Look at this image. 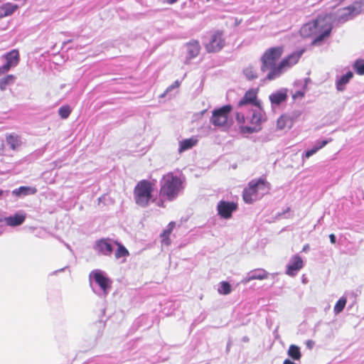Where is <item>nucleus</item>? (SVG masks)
<instances>
[{"label": "nucleus", "mask_w": 364, "mask_h": 364, "mask_svg": "<svg viewBox=\"0 0 364 364\" xmlns=\"http://www.w3.org/2000/svg\"><path fill=\"white\" fill-rule=\"evenodd\" d=\"M283 51L282 46L272 47L267 49L261 57V71L267 73L266 80L271 81L281 77L297 63L304 50L289 54L277 64V61L282 56Z\"/></svg>", "instance_id": "obj_1"}, {"label": "nucleus", "mask_w": 364, "mask_h": 364, "mask_svg": "<svg viewBox=\"0 0 364 364\" xmlns=\"http://www.w3.org/2000/svg\"><path fill=\"white\" fill-rule=\"evenodd\" d=\"M183 179L172 172L163 176L160 180V196L173 201L178 198L184 189Z\"/></svg>", "instance_id": "obj_2"}, {"label": "nucleus", "mask_w": 364, "mask_h": 364, "mask_svg": "<svg viewBox=\"0 0 364 364\" xmlns=\"http://www.w3.org/2000/svg\"><path fill=\"white\" fill-rule=\"evenodd\" d=\"M331 30L332 26L331 24L325 23L324 20L322 18H316L303 25L300 29V34L304 38H308L312 35L317 34L312 42V44L316 45L328 37Z\"/></svg>", "instance_id": "obj_3"}, {"label": "nucleus", "mask_w": 364, "mask_h": 364, "mask_svg": "<svg viewBox=\"0 0 364 364\" xmlns=\"http://www.w3.org/2000/svg\"><path fill=\"white\" fill-rule=\"evenodd\" d=\"M90 286L93 292L100 297H106L112 288V280L106 272L94 269L89 274Z\"/></svg>", "instance_id": "obj_4"}, {"label": "nucleus", "mask_w": 364, "mask_h": 364, "mask_svg": "<svg viewBox=\"0 0 364 364\" xmlns=\"http://www.w3.org/2000/svg\"><path fill=\"white\" fill-rule=\"evenodd\" d=\"M154 183L148 180H141L135 186L133 191L134 200L137 205L146 208L154 202Z\"/></svg>", "instance_id": "obj_5"}, {"label": "nucleus", "mask_w": 364, "mask_h": 364, "mask_svg": "<svg viewBox=\"0 0 364 364\" xmlns=\"http://www.w3.org/2000/svg\"><path fill=\"white\" fill-rule=\"evenodd\" d=\"M269 189V183L264 179L252 180L243 191V200L246 203H252L268 193Z\"/></svg>", "instance_id": "obj_6"}, {"label": "nucleus", "mask_w": 364, "mask_h": 364, "mask_svg": "<svg viewBox=\"0 0 364 364\" xmlns=\"http://www.w3.org/2000/svg\"><path fill=\"white\" fill-rule=\"evenodd\" d=\"M247 122L251 125H241L240 132L242 134H252L262 129L261 124L266 121V115L261 106L257 107L251 112V116L247 117Z\"/></svg>", "instance_id": "obj_7"}, {"label": "nucleus", "mask_w": 364, "mask_h": 364, "mask_svg": "<svg viewBox=\"0 0 364 364\" xmlns=\"http://www.w3.org/2000/svg\"><path fill=\"white\" fill-rule=\"evenodd\" d=\"M20 61L19 53L14 49L0 57V75L8 73L12 68L16 67Z\"/></svg>", "instance_id": "obj_8"}, {"label": "nucleus", "mask_w": 364, "mask_h": 364, "mask_svg": "<svg viewBox=\"0 0 364 364\" xmlns=\"http://www.w3.org/2000/svg\"><path fill=\"white\" fill-rule=\"evenodd\" d=\"M232 111V106L224 105L213 111L210 122L215 127H224L228 122V116Z\"/></svg>", "instance_id": "obj_9"}, {"label": "nucleus", "mask_w": 364, "mask_h": 364, "mask_svg": "<svg viewBox=\"0 0 364 364\" xmlns=\"http://www.w3.org/2000/svg\"><path fill=\"white\" fill-rule=\"evenodd\" d=\"M225 43L223 33L217 31L210 36L209 41L205 44V47L208 53H216L224 47Z\"/></svg>", "instance_id": "obj_10"}, {"label": "nucleus", "mask_w": 364, "mask_h": 364, "mask_svg": "<svg viewBox=\"0 0 364 364\" xmlns=\"http://www.w3.org/2000/svg\"><path fill=\"white\" fill-rule=\"evenodd\" d=\"M112 240L109 238H101L95 241L93 250L99 255L110 256L113 252Z\"/></svg>", "instance_id": "obj_11"}, {"label": "nucleus", "mask_w": 364, "mask_h": 364, "mask_svg": "<svg viewBox=\"0 0 364 364\" xmlns=\"http://www.w3.org/2000/svg\"><path fill=\"white\" fill-rule=\"evenodd\" d=\"M237 205L234 202L220 200L217 205L218 215L225 219L230 218L234 211L237 210Z\"/></svg>", "instance_id": "obj_12"}, {"label": "nucleus", "mask_w": 364, "mask_h": 364, "mask_svg": "<svg viewBox=\"0 0 364 364\" xmlns=\"http://www.w3.org/2000/svg\"><path fill=\"white\" fill-rule=\"evenodd\" d=\"M304 267V261L299 255H294L289 260L287 266L286 274L289 276L294 277L297 274L298 272Z\"/></svg>", "instance_id": "obj_13"}, {"label": "nucleus", "mask_w": 364, "mask_h": 364, "mask_svg": "<svg viewBox=\"0 0 364 364\" xmlns=\"http://www.w3.org/2000/svg\"><path fill=\"white\" fill-rule=\"evenodd\" d=\"M272 107L279 106L282 103L285 102L288 99V90L287 88H281L269 96Z\"/></svg>", "instance_id": "obj_14"}, {"label": "nucleus", "mask_w": 364, "mask_h": 364, "mask_svg": "<svg viewBox=\"0 0 364 364\" xmlns=\"http://www.w3.org/2000/svg\"><path fill=\"white\" fill-rule=\"evenodd\" d=\"M269 273L264 269H255L250 271L242 279L241 283L246 284L253 279L262 280L268 277Z\"/></svg>", "instance_id": "obj_15"}, {"label": "nucleus", "mask_w": 364, "mask_h": 364, "mask_svg": "<svg viewBox=\"0 0 364 364\" xmlns=\"http://www.w3.org/2000/svg\"><path fill=\"white\" fill-rule=\"evenodd\" d=\"M310 82L309 78H304L294 82V87L297 90L292 93V98L295 100L299 98H302L305 95L307 90V85Z\"/></svg>", "instance_id": "obj_16"}, {"label": "nucleus", "mask_w": 364, "mask_h": 364, "mask_svg": "<svg viewBox=\"0 0 364 364\" xmlns=\"http://www.w3.org/2000/svg\"><path fill=\"white\" fill-rule=\"evenodd\" d=\"M26 214L23 212L20 211L16 213L13 215L5 217L4 221L9 226L16 227L23 224L26 220Z\"/></svg>", "instance_id": "obj_17"}, {"label": "nucleus", "mask_w": 364, "mask_h": 364, "mask_svg": "<svg viewBox=\"0 0 364 364\" xmlns=\"http://www.w3.org/2000/svg\"><path fill=\"white\" fill-rule=\"evenodd\" d=\"M353 77V73L350 70L341 76H336L335 85L337 91L343 92L346 88V85L349 83Z\"/></svg>", "instance_id": "obj_18"}, {"label": "nucleus", "mask_w": 364, "mask_h": 364, "mask_svg": "<svg viewBox=\"0 0 364 364\" xmlns=\"http://www.w3.org/2000/svg\"><path fill=\"white\" fill-rule=\"evenodd\" d=\"M357 14L353 11L352 5L342 9L338 16L337 21L339 23H344L346 21L353 19Z\"/></svg>", "instance_id": "obj_19"}, {"label": "nucleus", "mask_w": 364, "mask_h": 364, "mask_svg": "<svg viewBox=\"0 0 364 364\" xmlns=\"http://www.w3.org/2000/svg\"><path fill=\"white\" fill-rule=\"evenodd\" d=\"M186 46L188 53V60H191L196 58L199 54L200 46L198 41L192 40L187 43Z\"/></svg>", "instance_id": "obj_20"}, {"label": "nucleus", "mask_w": 364, "mask_h": 364, "mask_svg": "<svg viewBox=\"0 0 364 364\" xmlns=\"http://www.w3.org/2000/svg\"><path fill=\"white\" fill-rule=\"evenodd\" d=\"M37 188L31 186H20L12 191V194L16 197H23L30 195H34L37 193Z\"/></svg>", "instance_id": "obj_21"}, {"label": "nucleus", "mask_w": 364, "mask_h": 364, "mask_svg": "<svg viewBox=\"0 0 364 364\" xmlns=\"http://www.w3.org/2000/svg\"><path fill=\"white\" fill-rule=\"evenodd\" d=\"M198 140L196 136H192L188 139L179 141L178 152L183 153L196 146Z\"/></svg>", "instance_id": "obj_22"}, {"label": "nucleus", "mask_w": 364, "mask_h": 364, "mask_svg": "<svg viewBox=\"0 0 364 364\" xmlns=\"http://www.w3.org/2000/svg\"><path fill=\"white\" fill-rule=\"evenodd\" d=\"M6 141L12 150L17 149L22 143L21 137L15 133L7 134L6 136Z\"/></svg>", "instance_id": "obj_23"}, {"label": "nucleus", "mask_w": 364, "mask_h": 364, "mask_svg": "<svg viewBox=\"0 0 364 364\" xmlns=\"http://www.w3.org/2000/svg\"><path fill=\"white\" fill-rule=\"evenodd\" d=\"M328 143V140H322L316 142V145L310 149H307L302 154L303 159H309L310 156L316 154L319 149L324 147Z\"/></svg>", "instance_id": "obj_24"}, {"label": "nucleus", "mask_w": 364, "mask_h": 364, "mask_svg": "<svg viewBox=\"0 0 364 364\" xmlns=\"http://www.w3.org/2000/svg\"><path fill=\"white\" fill-rule=\"evenodd\" d=\"M18 7V6L16 4H14L12 3L4 4L0 8L1 11L0 17L3 18L11 15L16 11Z\"/></svg>", "instance_id": "obj_25"}, {"label": "nucleus", "mask_w": 364, "mask_h": 364, "mask_svg": "<svg viewBox=\"0 0 364 364\" xmlns=\"http://www.w3.org/2000/svg\"><path fill=\"white\" fill-rule=\"evenodd\" d=\"M175 226V223L174 222H171L167 228L165 229L163 232L161 234V242L163 245H169L170 243H171V240L169 239V235L173 228V227Z\"/></svg>", "instance_id": "obj_26"}, {"label": "nucleus", "mask_w": 364, "mask_h": 364, "mask_svg": "<svg viewBox=\"0 0 364 364\" xmlns=\"http://www.w3.org/2000/svg\"><path fill=\"white\" fill-rule=\"evenodd\" d=\"M289 357L294 360H299L301 357L300 348L296 345H291L287 351Z\"/></svg>", "instance_id": "obj_27"}, {"label": "nucleus", "mask_w": 364, "mask_h": 364, "mask_svg": "<svg viewBox=\"0 0 364 364\" xmlns=\"http://www.w3.org/2000/svg\"><path fill=\"white\" fill-rule=\"evenodd\" d=\"M292 122L287 115H282L277 122V126L279 129H283L286 127L290 128Z\"/></svg>", "instance_id": "obj_28"}, {"label": "nucleus", "mask_w": 364, "mask_h": 364, "mask_svg": "<svg viewBox=\"0 0 364 364\" xmlns=\"http://www.w3.org/2000/svg\"><path fill=\"white\" fill-rule=\"evenodd\" d=\"M16 77L14 75H8L0 79V90L4 91L6 87L13 85L15 82Z\"/></svg>", "instance_id": "obj_29"}, {"label": "nucleus", "mask_w": 364, "mask_h": 364, "mask_svg": "<svg viewBox=\"0 0 364 364\" xmlns=\"http://www.w3.org/2000/svg\"><path fill=\"white\" fill-rule=\"evenodd\" d=\"M244 95L249 99L252 103V105H255L256 107L261 106V102L257 100V92L255 90L250 89L247 90Z\"/></svg>", "instance_id": "obj_30"}, {"label": "nucleus", "mask_w": 364, "mask_h": 364, "mask_svg": "<svg viewBox=\"0 0 364 364\" xmlns=\"http://www.w3.org/2000/svg\"><path fill=\"white\" fill-rule=\"evenodd\" d=\"M114 244H116L118 246L117 250H116L114 253V256L116 259H119L121 257H125L129 256V253L127 248L122 245L121 243L118 242L117 241L113 242Z\"/></svg>", "instance_id": "obj_31"}, {"label": "nucleus", "mask_w": 364, "mask_h": 364, "mask_svg": "<svg viewBox=\"0 0 364 364\" xmlns=\"http://www.w3.org/2000/svg\"><path fill=\"white\" fill-rule=\"evenodd\" d=\"M83 364H114L112 359L107 357H100L86 361Z\"/></svg>", "instance_id": "obj_32"}, {"label": "nucleus", "mask_w": 364, "mask_h": 364, "mask_svg": "<svg viewBox=\"0 0 364 364\" xmlns=\"http://www.w3.org/2000/svg\"><path fill=\"white\" fill-rule=\"evenodd\" d=\"M351 5L353 11L357 16L360 14H364V0L355 1Z\"/></svg>", "instance_id": "obj_33"}, {"label": "nucleus", "mask_w": 364, "mask_h": 364, "mask_svg": "<svg viewBox=\"0 0 364 364\" xmlns=\"http://www.w3.org/2000/svg\"><path fill=\"white\" fill-rule=\"evenodd\" d=\"M353 67L357 74H358L360 75H364V60L363 59L356 60L355 61Z\"/></svg>", "instance_id": "obj_34"}, {"label": "nucleus", "mask_w": 364, "mask_h": 364, "mask_svg": "<svg viewBox=\"0 0 364 364\" xmlns=\"http://www.w3.org/2000/svg\"><path fill=\"white\" fill-rule=\"evenodd\" d=\"M346 301L347 300L345 297H341L338 299L333 309V311L336 314H340L343 311L346 306Z\"/></svg>", "instance_id": "obj_35"}, {"label": "nucleus", "mask_w": 364, "mask_h": 364, "mask_svg": "<svg viewBox=\"0 0 364 364\" xmlns=\"http://www.w3.org/2000/svg\"><path fill=\"white\" fill-rule=\"evenodd\" d=\"M218 292L220 294L227 295L231 292V286L228 282H222L218 288Z\"/></svg>", "instance_id": "obj_36"}, {"label": "nucleus", "mask_w": 364, "mask_h": 364, "mask_svg": "<svg viewBox=\"0 0 364 364\" xmlns=\"http://www.w3.org/2000/svg\"><path fill=\"white\" fill-rule=\"evenodd\" d=\"M246 78L252 80L257 77V72L252 67H247L243 70Z\"/></svg>", "instance_id": "obj_37"}, {"label": "nucleus", "mask_w": 364, "mask_h": 364, "mask_svg": "<svg viewBox=\"0 0 364 364\" xmlns=\"http://www.w3.org/2000/svg\"><path fill=\"white\" fill-rule=\"evenodd\" d=\"M71 109L68 105H63L58 109V114L62 119H67L71 113Z\"/></svg>", "instance_id": "obj_38"}, {"label": "nucleus", "mask_w": 364, "mask_h": 364, "mask_svg": "<svg viewBox=\"0 0 364 364\" xmlns=\"http://www.w3.org/2000/svg\"><path fill=\"white\" fill-rule=\"evenodd\" d=\"M181 85V81L179 80H176L175 82H173L170 86H168L166 90V92L161 95V97H164L166 93L171 91L172 90L175 89V88H177L180 86Z\"/></svg>", "instance_id": "obj_39"}, {"label": "nucleus", "mask_w": 364, "mask_h": 364, "mask_svg": "<svg viewBox=\"0 0 364 364\" xmlns=\"http://www.w3.org/2000/svg\"><path fill=\"white\" fill-rule=\"evenodd\" d=\"M249 105H252V103L245 95L240 100V101L237 103V106L239 107H242Z\"/></svg>", "instance_id": "obj_40"}, {"label": "nucleus", "mask_w": 364, "mask_h": 364, "mask_svg": "<svg viewBox=\"0 0 364 364\" xmlns=\"http://www.w3.org/2000/svg\"><path fill=\"white\" fill-rule=\"evenodd\" d=\"M235 118H236L237 123L240 124H243L246 121V118H245V115L241 112H237Z\"/></svg>", "instance_id": "obj_41"}, {"label": "nucleus", "mask_w": 364, "mask_h": 364, "mask_svg": "<svg viewBox=\"0 0 364 364\" xmlns=\"http://www.w3.org/2000/svg\"><path fill=\"white\" fill-rule=\"evenodd\" d=\"M305 343L309 349H311L314 346V342L312 340H307Z\"/></svg>", "instance_id": "obj_42"}, {"label": "nucleus", "mask_w": 364, "mask_h": 364, "mask_svg": "<svg viewBox=\"0 0 364 364\" xmlns=\"http://www.w3.org/2000/svg\"><path fill=\"white\" fill-rule=\"evenodd\" d=\"M9 193V191H4L0 189V198H1L2 197H7Z\"/></svg>", "instance_id": "obj_43"}, {"label": "nucleus", "mask_w": 364, "mask_h": 364, "mask_svg": "<svg viewBox=\"0 0 364 364\" xmlns=\"http://www.w3.org/2000/svg\"><path fill=\"white\" fill-rule=\"evenodd\" d=\"M329 239L332 244H335L336 242V237L334 234H330Z\"/></svg>", "instance_id": "obj_44"}, {"label": "nucleus", "mask_w": 364, "mask_h": 364, "mask_svg": "<svg viewBox=\"0 0 364 364\" xmlns=\"http://www.w3.org/2000/svg\"><path fill=\"white\" fill-rule=\"evenodd\" d=\"M283 364H296V363L289 359H285Z\"/></svg>", "instance_id": "obj_45"}, {"label": "nucleus", "mask_w": 364, "mask_h": 364, "mask_svg": "<svg viewBox=\"0 0 364 364\" xmlns=\"http://www.w3.org/2000/svg\"><path fill=\"white\" fill-rule=\"evenodd\" d=\"M178 1V0H166L167 3H168L170 4H173L176 3Z\"/></svg>", "instance_id": "obj_46"}, {"label": "nucleus", "mask_w": 364, "mask_h": 364, "mask_svg": "<svg viewBox=\"0 0 364 364\" xmlns=\"http://www.w3.org/2000/svg\"><path fill=\"white\" fill-rule=\"evenodd\" d=\"M65 268H66V267H63V268H61V269H58V270H56V271H55V272H53V274H56V273H58V272H63V271L65 270Z\"/></svg>", "instance_id": "obj_47"}, {"label": "nucleus", "mask_w": 364, "mask_h": 364, "mask_svg": "<svg viewBox=\"0 0 364 364\" xmlns=\"http://www.w3.org/2000/svg\"><path fill=\"white\" fill-rule=\"evenodd\" d=\"M309 248V245H305V246L304 247V248H303V251H304V252H306Z\"/></svg>", "instance_id": "obj_48"}, {"label": "nucleus", "mask_w": 364, "mask_h": 364, "mask_svg": "<svg viewBox=\"0 0 364 364\" xmlns=\"http://www.w3.org/2000/svg\"><path fill=\"white\" fill-rule=\"evenodd\" d=\"M242 341L247 342L249 341V338L247 336L243 337Z\"/></svg>", "instance_id": "obj_49"}, {"label": "nucleus", "mask_w": 364, "mask_h": 364, "mask_svg": "<svg viewBox=\"0 0 364 364\" xmlns=\"http://www.w3.org/2000/svg\"><path fill=\"white\" fill-rule=\"evenodd\" d=\"M230 348V343L228 344V346H227V350H228Z\"/></svg>", "instance_id": "obj_50"}, {"label": "nucleus", "mask_w": 364, "mask_h": 364, "mask_svg": "<svg viewBox=\"0 0 364 364\" xmlns=\"http://www.w3.org/2000/svg\"><path fill=\"white\" fill-rule=\"evenodd\" d=\"M207 1H209L210 0H206Z\"/></svg>", "instance_id": "obj_51"}]
</instances>
